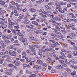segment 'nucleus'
<instances>
[{
    "label": "nucleus",
    "mask_w": 77,
    "mask_h": 77,
    "mask_svg": "<svg viewBox=\"0 0 77 77\" xmlns=\"http://www.w3.org/2000/svg\"><path fill=\"white\" fill-rule=\"evenodd\" d=\"M0 44L2 45V48H5L6 45V43L3 42H0Z\"/></svg>",
    "instance_id": "nucleus-1"
},
{
    "label": "nucleus",
    "mask_w": 77,
    "mask_h": 77,
    "mask_svg": "<svg viewBox=\"0 0 77 77\" xmlns=\"http://www.w3.org/2000/svg\"><path fill=\"white\" fill-rule=\"evenodd\" d=\"M56 68L58 69H61L63 68V66L61 65H58L56 66Z\"/></svg>",
    "instance_id": "nucleus-2"
},
{
    "label": "nucleus",
    "mask_w": 77,
    "mask_h": 77,
    "mask_svg": "<svg viewBox=\"0 0 77 77\" xmlns=\"http://www.w3.org/2000/svg\"><path fill=\"white\" fill-rule=\"evenodd\" d=\"M49 46L50 47H51L52 48H54L56 46V44L51 43L49 45Z\"/></svg>",
    "instance_id": "nucleus-3"
},
{
    "label": "nucleus",
    "mask_w": 77,
    "mask_h": 77,
    "mask_svg": "<svg viewBox=\"0 0 77 77\" xmlns=\"http://www.w3.org/2000/svg\"><path fill=\"white\" fill-rule=\"evenodd\" d=\"M50 16L51 17V20L52 21V23H55L56 22L54 21V16L52 15Z\"/></svg>",
    "instance_id": "nucleus-4"
},
{
    "label": "nucleus",
    "mask_w": 77,
    "mask_h": 77,
    "mask_svg": "<svg viewBox=\"0 0 77 77\" xmlns=\"http://www.w3.org/2000/svg\"><path fill=\"white\" fill-rule=\"evenodd\" d=\"M20 40L21 41H22L23 42L27 41V39L23 37H22L20 39Z\"/></svg>",
    "instance_id": "nucleus-5"
},
{
    "label": "nucleus",
    "mask_w": 77,
    "mask_h": 77,
    "mask_svg": "<svg viewBox=\"0 0 77 77\" xmlns=\"http://www.w3.org/2000/svg\"><path fill=\"white\" fill-rule=\"evenodd\" d=\"M23 17H24V15L19 17H18L19 19H17V21H21V19H23Z\"/></svg>",
    "instance_id": "nucleus-6"
},
{
    "label": "nucleus",
    "mask_w": 77,
    "mask_h": 77,
    "mask_svg": "<svg viewBox=\"0 0 77 77\" xmlns=\"http://www.w3.org/2000/svg\"><path fill=\"white\" fill-rule=\"evenodd\" d=\"M37 63H38L39 64H40V65H42L43 62H42V61H41V60H37Z\"/></svg>",
    "instance_id": "nucleus-7"
},
{
    "label": "nucleus",
    "mask_w": 77,
    "mask_h": 77,
    "mask_svg": "<svg viewBox=\"0 0 77 77\" xmlns=\"http://www.w3.org/2000/svg\"><path fill=\"white\" fill-rule=\"evenodd\" d=\"M32 24H34V25H35L36 26H38V25H39V24L38 23V22H36V21H33L32 22Z\"/></svg>",
    "instance_id": "nucleus-8"
},
{
    "label": "nucleus",
    "mask_w": 77,
    "mask_h": 77,
    "mask_svg": "<svg viewBox=\"0 0 77 77\" xmlns=\"http://www.w3.org/2000/svg\"><path fill=\"white\" fill-rule=\"evenodd\" d=\"M23 21L24 24H29L30 23V22L28 20H26L25 21L23 20Z\"/></svg>",
    "instance_id": "nucleus-9"
},
{
    "label": "nucleus",
    "mask_w": 77,
    "mask_h": 77,
    "mask_svg": "<svg viewBox=\"0 0 77 77\" xmlns=\"http://www.w3.org/2000/svg\"><path fill=\"white\" fill-rule=\"evenodd\" d=\"M1 26L2 29H4V28H6L7 27V25L5 24H3Z\"/></svg>",
    "instance_id": "nucleus-10"
},
{
    "label": "nucleus",
    "mask_w": 77,
    "mask_h": 77,
    "mask_svg": "<svg viewBox=\"0 0 77 77\" xmlns=\"http://www.w3.org/2000/svg\"><path fill=\"white\" fill-rule=\"evenodd\" d=\"M20 62L19 61H17L15 65L16 66H20Z\"/></svg>",
    "instance_id": "nucleus-11"
},
{
    "label": "nucleus",
    "mask_w": 77,
    "mask_h": 77,
    "mask_svg": "<svg viewBox=\"0 0 77 77\" xmlns=\"http://www.w3.org/2000/svg\"><path fill=\"white\" fill-rule=\"evenodd\" d=\"M36 75L35 74H32L30 75V76L29 77H36Z\"/></svg>",
    "instance_id": "nucleus-12"
},
{
    "label": "nucleus",
    "mask_w": 77,
    "mask_h": 77,
    "mask_svg": "<svg viewBox=\"0 0 77 77\" xmlns=\"http://www.w3.org/2000/svg\"><path fill=\"white\" fill-rule=\"evenodd\" d=\"M4 60V59L2 58L0 59V65L3 63V62Z\"/></svg>",
    "instance_id": "nucleus-13"
},
{
    "label": "nucleus",
    "mask_w": 77,
    "mask_h": 77,
    "mask_svg": "<svg viewBox=\"0 0 77 77\" xmlns=\"http://www.w3.org/2000/svg\"><path fill=\"white\" fill-rule=\"evenodd\" d=\"M29 10L31 11V12H34L36 11V10L34 8H31L29 9Z\"/></svg>",
    "instance_id": "nucleus-14"
},
{
    "label": "nucleus",
    "mask_w": 77,
    "mask_h": 77,
    "mask_svg": "<svg viewBox=\"0 0 77 77\" xmlns=\"http://www.w3.org/2000/svg\"><path fill=\"white\" fill-rule=\"evenodd\" d=\"M0 3L1 5H3L5 4V2H3L2 0H1V1H0Z\"/></svg>",
    "instance_id": "nucleus-15"
},
{
    "label": "nucleus",
    "mask_w": 77,
    "mask_h": 77,
    "mask_svg": "<svg viewBox=\"0 0 77 77\" xmlns=\"http://www.w3.org/2000/svg\"><path fill=\"white\" fill-rule=\"evenodd\" d=\"M49 41L53 43H54V44H56V43H57V42H55L54 40H49Z\"/></svg>",
    "instance_id": "nucleus-16"
},
{
    "label": "nucleus",
    "mask_w": 77,
    "mask_h": 77,
    "mask_svg": "<svg viewBox=\"0 0 77 77\" xmlns=\"http://www.w3.org/2000/svg\"><path fill=\"white\" fill-rule=\"evenodd\" d=\"M63 75L65 77H67V73L66 72H64L62 73Z\"/></svg>",
    "instance_id": "nucleus-17"
},
{
    "label": "nucleus",
    "mask_w": 77,
    "mask_h": 77,
    "mask_svg": "<svg viewBox=\"0 0 77 77\" xmlns=\"http://www.w3.org/2000/svg\"><path fill=\"white\" fill-rule=\"evenodd\" d=\"M12 53V56H16V54H17V52H16L13 51Z\"/></svg>",
    "instance_id": "nucleus-18"
},
{
    "label": "nucleus",
    "mask_w": 77,
    "mask_h": 77,
    "mask_svg": "<svg viewBox=\"0 0 77 77\" xmlns=\"http://www.w3.org/2000/svg\"><path fill=\"white\" fill-rule=\"evenodd\" d=\"M38 55H40V56H41V57H42V52H38Z\"/></svg>",
    "instance_id": "nucleus-19"
},
{
    "label": "nucleus",
    "mask_w": 77,
    "mask_h": 77,
    "mask_svg": "<svg viewBox=\"0 0 77 77\" xmlns=\"http://www.w3.org/2000/svg\"><path fill=\"white\" fill-rule=\"evenodd\" d=\"M72 75H74L76 74V72L75 71H73V72L71 74Z\"/></svg>",
    "instance_id": "nucleus-20"
},
{
    "label": "nucleus",
    "mask_w": 77,
    "mask_h": 77,
    "mask_svg": "<svg viewBox=\"0 0 77 77\" xmlns=\"http://www.w3.org/2000/svg\"><path fill=\"white\" fill-rule=\"evenodd\" d=\"M8 67H12L14 66V65L12 64H8Z\"/></svg>",
    "instance_id": "nucleus-21"
},
{
    "label": "nucleus",
    "mask_w": 77,
    "mask_h": 77,
    "mask_svg": "<svg viewBox=\"0 0 77 77\" xmlns=\"http://www.w3.org/2000/svg\"><path fill=\"white\" fill-rule=\"evenodd\" d=\"M71 68H74V69H77V66H75L73 65H71L70 66Z\"/></svg>",
    "instance_id": "nucleus-22"
},
{
    "label": "nucleus",
    "mask_w": 77,
    "mask_h": 77,
    "mask_svg": "<svg viewBox=\"0 0 77 77\" xmlns=\"http://www.w3.org/2000/svg\"><path fill=\"white\" fill-rule=\"evenodd\" d=\"M51 14V12L49 11L47 12V14H46V15H48V16H49V15H50Z\"/></svg>",
    "instance_id": "nucleus-23"
},
{
    "label": "nucleus",
    "mask_w": 77,
    "mask_h": 77,
    "mask_svg": "<svg viewBox=\"0 0 77 77\" xmlns=\"http://www.w3.org/2000/svg\"><path fill=\"white\" fill-rule=\"evenodd\" d=\"M26 27H28V28H29V29H33V28L31 27L30 26H29V25H26Z\"/></svg>",
    "instance_id": "nucleus-24"
},
{
    "label": "nucleus",
    "mask_w": 77,
    "mask_h": 77,
    "mask_svg": "<svg viewBox=\"0 0 77 77\" xmlns=\"http://www.w3.org/2000/svg\"><path fill=\"white\" fill-rule=\"evenodd\" d=\"M69 35L70 36H76V35L74 34H69Z\"/></svg>",
    "instance_id": "nucleus-25"
},
{
    "label": "nucleus",
    "mask_w": 77,
    "mask_h": 77,
    "mask_svg": "<svg viewBox=\"0 0 77 77\" xmlns=\"http://www.w3.org/2000/svg\"><path fill=\"white\" fill-rule=\"evenodd\" d=\"M65 70L68 71L69 72H71V70L68 68H66L65 69Z\"/></svg>",
    "instance_id": "nucleus-26"
},
{
    "label": "nucleus",
    "mask_w": 77,
    "mask_h": 77,
    "mask_svg": "<svg viewBox=\"0 0 77 77\" xmlns=\"http://www.w3.org/2000/svg\"><path fill=\"white\" fill-rule=\"evenodd\" d=\"M66 53H67L69 55H71V52L70 51H66Z\"/></svg>",
    "instance_id": "nucleus-27"
},
{
    "label": "nucleus",
    "mask_w": 77,
    "mask_h": 77,
    "mask_svg": "<svg viewBox=\"0 0 77 77\" xmlns=\"http://www.w3.org/2000/svg\"><path fill=\"white\" fill-rule=\"evenodd\" d=\"M38 1H36V3H37V4H39L40 3H42V2H41V1H39L38 0H37Z\"/></svg>",
    "instance_id": "nucleus-28"
},
{
    "label": "nucleus",
    "mask_w": 77,
    "mask_h": 77,
    "mask_svg": "<svg viewBox=\"0 0 77 77\" xmlns=\"http://www.w3.org/2000/svg\"><path fill=\"white\" fill-rule=\"evenodd\" d=\"M32 46L34 47H36V48H39V47L37 45H33Z\"/></svg>",
    "instance_id": "nucleus-29"
},
{
    "label": "nucleus",
    "mask_w": 77,
    "mask_h": 77,
    "mask_svg": "<svg viewBox=\"0 0 77 77\" xmlns=\"http://www.w3.org/2000/svg\"><path fill=\"white\" fill-rule=\"evenodd\" d=\"M58 16L60 17V18H63V17H64V15L63 14H58Z\"/></svg>",
    "instance_id": "nucleus-30"
},
{
    "label": "nucleus",
    "mask_w": 77,
    "mask_h": 77,
    "mask_svg": "<svg viewBox=\"0 0 77 77\" xmlns=\"http://www.w3.org/2000/svg\"><path fill=\"white\" fill-rule=\"evenodd\" d=\"M73 53L74 54V56H76L77 55V51H74L73 52Z\"/></svg>",
    "instance_id": "nucleus-31"
},
{
    "label": "nucleus",
    "mask_w": 77,
    "mask_h": 77,
    "mask_svg": "<svg viewBox=\"0 0 77 77\" xmlns=\"http://www.w3.org/2000/svg\"><path fill=\"white\" fill-rule=\"evenodd\" d=\"M64 37L63 35H61V36H59L58 37V38H59L60 39H63Z\"/></svg>",
    "instance_id": "nucleus-32"
},
{
    "label": "nucleus",
    "mask_w": 77,
    "mask_h": 77,
    "mask_svg": "<svg viewBox=\"0 0 77 77\" xmlns=\"http://www.w3.org/2000/svg\"><path fill=\"white\" fill-rule=\"evenodd\" d=\"M8 21L9 23H8L10 25H11L12 24V23H11V19H8Z\"/></svg>",
    "instance_id": "nucleus-33"
},
{
    "label": "nucleus",
    "mask_w": 77,
    "mask_h": 77,
    "mask_svg": "<svg viewBox=\"0 0 77 77\" xmlns=\"http://www.w3.org/2000/svg\"><path fill=\"white\" fill-rule=\"evenodd\" d=\"M55 18L56 19V20H58V21H60V20H61V19H60L59 17H55Z\"/></svg>",
    "instance_id": "nucleus-34"
},
{
    "label": "nucleus",
    "mask_w": 77,
    "mask_h": 77,
    "mask_svg": "<svg viewBox=\"0 0 77 77\" xmlns=\"http://www.w3.org/2000/svg\"><path fill=\"white\" fill-rule=\"evenodd\" d=\"M22 55L23 56H26L27 54H26V53L25 52H23L22 53Z\"/></svg>",
    "instance_id": "nucleus-35"
},
{
    "label": "nucleus",
    "mask_w": 77,
    "mask_h": 77,
    "mask_svg": "<svg viewBox=\"0 0 77 77\" xmlns=\"http://www.w3.org/2000/svg\"><path fill=\"white\" fill-rule=\"evenodd\" d=\"M8 27L9 28V29H12L13 26L11 25H8Z\"/></svg>",
    "instance_id": "nucleus-36"
},
{
    "label": "nucleus",
    "mask_w": 77,
    "mask_h": 77,
    "mask_svg": "<svg viewBox=\"0 0 77 77\" xmlns=\"http://www.w3.org/2000/svg\"><path fill=\"white\" fill-rule=\"evenodd\" d=\"M29 49H31V50H35V48L32 47L31 46L29 45Z\"/></svg>",
    "instance_id": "nucleus-37"
},
{
    "label": "nucleus",
    "mask_w": 77,
    "mask_h": 77,
    "mask_svg": "<svg viewBox=\"0 0 77 77\" xmlns=\"http://www.w3.org/2000/svg\"><path fill=\"white\" fill-rule=\"evenodd\" d=\"M38 65H35L33 67V69H37V68H38Z\"/></svg>",
    "instance_id": "nucleus-38"
},
{
    "label": "nucleus",
    "mask_w": 77,
    "mask_h": 77,
    "mask_svg": "<svg viewBox=\"0 0 77 77\" xmlns=\"http://www.w3.org/2000/svg\"><path fill=\"white\" fill-rule=\"evenodd\" d=\"M45 8L47 9H51V8H50L49 6L48 5H46L45 6Z\"/></svg>",
    "instance_id": "nucleus-39"
},
{
    "label": "nucleus",
    "mask_w": 77,
    "mask_h": 77,
    "mask_svg": "<svg viewBox=\"0 0 77 77\" xmlns=\"http://www.w3.org/2000/svg\"><path fill=\"white\" fill-rule=\"evenodd\" d=\"M59 12H61V13H64V12H65L63 10H59Z\"/></svg>",
    "instance_id": "nucleus-40"
},
{
    "label": "nucleus",
    "mask_w": 77,
    "mask_h": 77,
    "mask_svg": "<svg viewBox=\"0 0 77 77\" xmlns=\"http://www.w3.org/2000/svg\"><path fill=\"white\" fill-rule=\"evenodd\" d=\"M10 8H12V9H15L16 8V7L13 6H10Z\"/></svg>",
    "instance_id": "nucleus-41"
},
{
    "label": "nucleus",
    "mask_w": 77,
    "mask_h": 77,
    "mask_svg": "<svg viewBox=\"0 0 77 77\" xmlns=\"http://www.w3.org/2000/svg\"><path fill=\"white\" fill-rule=\"evenodd\" d=\"M73 26L72 25H69L68 26V27L69 28H71Z\"/></svg>",
    "instance_id": "nucleus-42"
},
{
    "label": "nucleus",
    "mask_w": 77,
    "mask_h": 77,
    "mask_svg": "<svg viewBox=\"0 0 77 77\" xmlns=\"http://www.w3.org/2000/svg\"><path fill=\"white\" fill-rule=\"evenodd\" d=\"M73 47L74 48L75 50H77V46L75 45H73Z\"/></svg>",
    "instance_id": "nucleus-43"
},
{
    "label": "nucleus",
    "mask_w": 77,
    "mask_h": 77,
    "mask_svg": "<svg viewBox=\"0 0 77 77\" xmlns=\"http://www.w3.org/2000/svg\"><path fill=\"white\" fill-rule=\"evenodd\" d=\"M55 28L57 29H58V30H60V28H59V27L58 26H55Z\"/></svg>",
    "instance_id": "nucleus-44"
},
{
    "label": "nucleus",
    "mask_w": 77,
    "mask_h": 77,
    "mask_svg": "<svg viewBox=\"0 0 77 77\" xmlns=\"http://www.w3.org/2000/svg\"><path fill=\"white\" fill-rule=\"evenodd\" d=\"M41 68H42L40 66L37 67V70H39V69H41Z\"/></svg>",
    "instance_id": "nucleus-45"
},
{
    "label": "nucleus",
    "mask_w": 77,
    "mask_h": 77,
    "mask_svg": "<svg viewBox=\"0 0 77 77\" xmlns=\"http://www.w3.org/2000/svg\"><path fill=\"white\" fill-rule=\"evenodd\" d=\"M53 57H58V55H55L54 54H52Z\"/></svg>",
    "instance_id": "nucleus-46"
},
{
    "label": "nucleus",
    "mask_w": 77,
    "mask_h": 77,
    "mask_svg": "<svg viewBox=\"0 0 77 77\" xmlns=\"http://www.w3.org/2000/svg\"><path fill=\"white\" fill-rule=\"evenodd\" d=\"M65 63H66L67 64H68V65H70V63L69 62L66 61H65Z\"/></svg>",
    "instance_id": "nucleus-47"
},
{
    "label": "nucleus",
    "mask_w": 77,
    "mask_h": 77,
    "mask_svg": "<svg viewBox=\"0 0 77 77\" xmlns=\"http://www.w3.org/2000/svg\"><path fill=\"white\" fill-rule=\"evenodd\" d=\"M56 70H52L51 71V72L52 73H56Z\"/></svg>",
    "instance_id": "nucleus-48"
},
{
    "label": "nucleus",
    "mask_w": 77,
    "mask_h": 77,
    "mask_svg": "<svg viewBox=\"0 0 77 77\" xmlns=\"http://www.w3.org/2000/svg\"><path fill=\"white\" fill-rule=\"evenodd\" d=\"M42 17L43 18H47V16L46 15L43 14L42 15Z\"/></svg>",
    "instance_id": "nucleus-49"
},
{
    "label": "nucleus",
    "mask_w": 77,
    "mask_h": 77,
    "mask_svg": "<svg viewBox=\"0 0 77 77\" xmlns=\"http://www.w3.org/2000/svg\"><path fill=\"white\" fill-rule=\"evenodd\" d=\"M60 54H61V56H65V54H63V52H61Z\"/></svg>",
    "instance_id": "nucleus-50"
},
{
    "label": "nucleus",
    "mask_w": 77,
    "mask_h": 77,
    "mask_svg": "<svg viewBox=\"0 0 77 77\" xmlns=\"http://www.w3.org/2000/svg\"><path fill=\"white\" fill-rule=\"evenodd\" d=\"M59 57L60 59H65V58L63 56H60Z\"/></svg>",
    "instance_id": "nucleus-51"
},
{
    "label": "nucleus",
    "mask_w": 77,
    "mask_h": 77,
    "mask_svg": "<svg viewBox=\"0 0 77 77\" xmlns=\"http://www.w3.org/2000/svg\"><path fill=\"white\" fill-rule=\"evenodd\" d=\"M5 42H8V43H9V42H10L9 40H5Z\"/></svg>",
    "instance_id": "nucleus-52"
},
{
    "label": "nucleus",
    "mask_w": 77,
    "mask_h": 77,
    "mask_svg": "<svg viewBox=\"0 0 77 77\" xmlns=\"http://www.w3.org/2000/svg\"><path fill=\"white\" fill-rule=\"evenodd\" d=\"M42 65L43 66H47V63H44L42 64Z\"/></svg>",
    "instance_id": "nucleus-53"
},
{
    "label": "nucleus",
    "mask_w": 77,
    "mask_h": 77,
    "mask_svg": "<svg viewBox=\"0 0 77 77\" xmlns=\"http://www.w3.org/2000/svg\"><path fill=\"white\" fill-rule=\"evenodd\" d=\"M46 51H50V50L48 48H46L45 50V52H46Z\"/></svg>",
    "instance_id": "nucleus-54"
},
{
    "label": "nucleus",
    "mask_w": 77,
    "mask_h": 77,
    "mask_svg": "<svg viewBox=\"0 0 77 77\" xmlns=\"http://www.w3.org/2000/svg\"><path fill=\"white\" fill-rule=\"evenodd\" d=\"M5 74H7V75H9V74H11L10 72H5Z\"/></svg>",
    "instance_id": "nucleus-55"
},
{
    "label": "nucleus",
    "mask_w": 77,
    "mask_h": 77,
    "mask_svg": "<svg viewBox=\"0 0 77 77\" xmlns=\"http://www.w3.org/2000/svg\"><path fill=\"white\" fill-rule=\"evenodd\" d=\"M46 69L45 68H43V69H42V71H43V72H45V70Z\"/></svg>",
    "instance_id": "nucleus-56"
},
{
    "label": "nucleus",
    "mask_w": 77,
    "mask_h": 77,
    "mask_svg": "<svg viewBox=\"0 0 77 77\" xmlns=\"http://www.w3.org/2000/svg\"><path fill=\"white\" fill-rule=\"evenodd\" d=\"M56 26H60L61 24L59 23H56Z\"/></svg>",
    "instance_id": "nucleus-57"
},
{
    "label": "nucleus",
    "mask_w": 77,
    "mask_h": 77,
    "mask_svg": "<svg viewBox=\"0 0 77 77\" xmlns=\"http://www.w3.org/2000/svg\"><path fill=\"white\" fill-rule=\"evenodd\" d=\"M44 11V9H41L39 10L40 12H42Z\"/></svg>",
    "instance_id": "nucleus-58"
},
{
    "label": "nucleus",
    "mask_w": 77,
    "mask_h": 77,
    "mask_svg": "<svg viewBox=\"0 0 77 77\" xmlns=\"http://www.w3.org/2000/svg\"><path fill=\"white\" fill-rule=\"evenodd\" d=\"M67 7H68V8H70V7H71V5L68 4L67 5Z\"/></svg>",
    "instance_id": "nucleus-59"
},
{
    "label": "nucleus",
    "mask_w": 77,
    "mask_h": 77,
    "mask_svg": "<svg viewBox=\"0 0 77 77\" xmlns=\"http://www.w3.org/2000/svg\"><path fill=\"white\" fill-rule=\"evenodd\" d=\"M55 5L56 6H60L59 4L56 3L55 4Z\"/></svg>",
    "instance_id": "nucleus-60"
},
{
    "label": "nucleus",
    "mask_w": 77,
    "mask_h": 77,
    "mask_svg": "<svg viewBox=\"0 0 77 77\" xmlns=\"http://www.w3.org/2000/svg\"><path fill=\"white\" fill-rule=\"evenodd\" d=\"M48 68L49 70H51V66H48Z\"/></svg>",
    "instance_id": "nucleus-61"
},
{
    "label": "nucleus",
    "mask_w": 77,
    "mask_h": 77,
    "mask_svg": "<svg viewBox=\"0 0 77 77\" xmlns=\"http://www.w3.org/2000/svg\"><path fill=\"white\" fill-rule=\"evenodd\" d=\"M67 42H69V43H71V42H72V41H71V40H70L69 39L67 40Z\"/></svg>",
    "instance_id": "nucleus-62"
},
{
    "label": "nucleus",
    "mask_w": 77,
    "mask_h": 77,
    "mask_svg": "<svg viewBox=\"0 0 77 77\" xmlns=\"http://www.w3.org/2000/svg\"><path fill=\"white\" fill-rule=\"evenodd\" d=\"M63 11H68V9H67V8H65L64 9H63Z\"/></svg>",
    "instance_id": "nucleus-63"
},
{
    "label": "nucleus",
    "mask_w": 77,
    "mask_h": 77,
    "mask_svg": "<svg viewBox=\"0 0 77 77\" xmlns=\"http://www.w3.org/2000/svg\"><path fill=\"white\" fill-rule=\"evenodd\" d=\"M23 66L24 67H26V66H27V64H24L23 65Z\"/></svg>",
    "instance_id": "nucleus-64"
}]
</instances>
